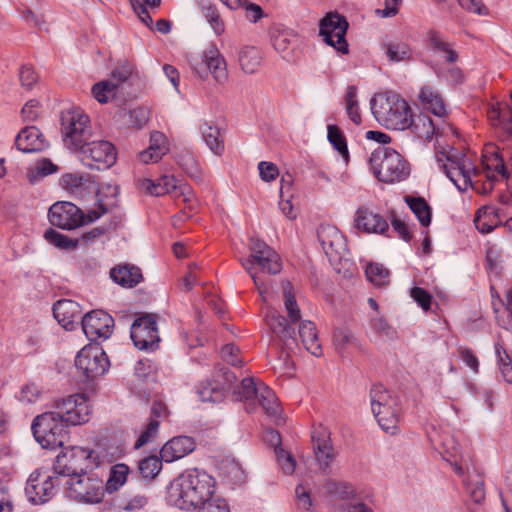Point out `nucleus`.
Returning a JSON list of instances; mask_svg holds the SVG:
<instances>
[{
	"instance_id": "obj_63",
	"label": "nucleus",
	"mask_w": 512,
	"mask_h": 512,
	"mask_svg": "<svg viewBox=\"0 0 512 512\" xmlns=\"http://www.w3.org/2000/svg\"><path fill=\"white\" fill-rule=\"evenodd\" d=\"M199 512H230V510L224 499L214 498L200 506Z\"/></svg>"
},
{
	"instance_id": "obj_59",
	"label": "nucleus",
	"mask_w": 512,
	"mask_h": 512,
	"mask_svg": "<svg viewBox=\"0 0 512 512\" xmlns=\"http://www.w3.org/2000/svg\"><path fill=\"white\" fill-rule=\"evenodd\" d=\"M159 425V420L150 418L148 424L145 426L144 430L141 432L139 438L137 439L135 448H139L154 439L157 435Z\"/></svg>"
},
{
	"instance_id": "obj_49",
	"label": "nucleus",
	"mask_w": 512,
	"mask_h": 512,
	"mask_svg": "<svg viewBox=\"0 0 512 512\" xmlns=\"http://www.w3.org/2000/svg\"><path fill=\"white\" fill-rule=\"evenodd\" d=\"M328 139L339 154L347 161L349 153L346 138L338 126H328Z\"/></svg>"
},
{
	"instance_id": "obj_1",
	"label": "nucleus",
	"mask_w": 512,
	"mask_h": 512,
	"mask_svg": "<svg viewBox=\"0 0 512 512\" xmlns=\"http://www.w3.org/2000/svg\"><path fill=\"white\" fill-rule=\"evenodd\" d=\"M502 154L496 145L486 144L482 151L481 162L474 164V155L465 153L461 157L448 154L441 168L460 191L469 187L479 194L490 193L495 186V179L502 174Z\"/></svg>"
},
{
	"instance_id": "obj_40",
	"label": "nucleus",
	"mask_w": 512,
	"mask_h": 512,
	"mask_svg": "<svg viewBox=\"0 0 512 512\" xmlns=\"http://www.w3.org/2000/svg\"><path fill=\"white\" fill-rule=\"evenodd\" d=\"M405 202L418 218L422 226L427 227L431 223L432 210L427 201L422 197L406 196Z\"/></svg>"
},
{
	"instance_id": "obj_52",
	"label": "nucleus",
	"mask_w": 512,
	"mask_h": 512,
	"mask_svg": "<svg viewBox=\"0 0 512 512\" xmlns=\"http://www.w3.org/2000/svg\"><path fill=\"white\" fill-rule=\"evenodd\" d=\"M44 238L55 247H58L60 249H75L77 247L78 241L72 240L69 237L55 231L54 229H48L45 234Z\"/></svg>"
},
{
	"instance_id": "obj_46",
	"label": "nucleus",
	"mask_w": 512,
	"mask_h": 512,
	"mask_svg": "<svg viewBox=\"0 0 512 512\" xmlns=\"http://www.w3.org/2000/svg\"><path fill=\"white\" fill-rule=\"evenodd\" d=\"M118 84L112 80H104L92 87L94 98L100 103H107L117 92Z\"/></svg>"
},
{
	"instance_id": "obj_27",
	"label": "nucleus",
	"mask_w": 512,
	"mask_h": 512,
	"mask_svg": "<svg viewBox=\"0 0 512 512\" xmlns=\"http://www.w3.org/2000/svg\"><path fill=\"white\" fill-rule=\"evenodd\" d=\"M79 304L70 299L58 300L53 307L54 317L65 329H72L74 323L81 318Z\"/></svg>"
},
{
	"instance_id": "obj_33",
	"label": "nucleus",
	"mask_w": 512,
	"mask_h": 512,
	"mask_svg": "<svg viewBox=\"0 0 512 512\" xmlns=\"http://www.w3.org/2000/svg\"><path fill=\"white\" fill-rule=\"evenodd\" d=\"M111 278L118 284L133 287L142 280L141 270L129 264L118 265L110 272Z\"/></svg>"
},
{
	"instance_id": "obj_14",
	"label": "nucleus",
	"mask_w": 512,
	"mask_h": 512,
	"mask_svg": "<svg viewBox=\"0 0 512 512\" xmlns=\"http://www.w3.org/2000/svg\"><path fill=\"white\" fill-rule=\"evenodd\" d=\"M54 410L66 425H82L89 421L92 407L84 394H74L55 402Z\"/></svg>"
},
{
	"instance_id": "obj_32",
	"label": "nucleus",
	"mask_w": 512,
	"mask_h": 512,
	"mask_svg": "<svg viewBox=\"0 0 512 512\" xmlns=\"http://www.w3.org/2000/svg\"><path fill=\"white\" fill-rule=\"evenodd\" d=\"M256 402L259 403L268 416L273 417L276 420H280L282 412L281 404L274 391L263 382H260L259 394L256 398Z\"/></svg>"
},
{
	"instance_id": "obj_24",
	"label": "nucleus",
	"mask_w": 512,
	"mask_h": 512,
	"mask_svg": "<svg viewBox=\"0 0 512 512\" xmlns=\"http://www.w3.org/2000/svg\"><path fill=\"white\" fill-rule=\"evenodd\" d=\"M95 466L112 463L123 455V447L115 438H101L91 450Z\"/></svg>"
},
{
	"instance_id": "obj_43",
	"label": "nucleus",
	"mask_w": 512,
	"mask_h": 512,
	"mask_svg": "<svg viewBox=\"0 0 512 512\" xmlns=\"http://www.w3.org/2000/svg\"><path fill=\"white\" fill-rule=\"evenodd\" d=\"M129 468L125 464H116L111 467L110 475L106 482V490L114 492L118 490L127 480Z\"/></svg>"
},
{
	"instance_id": "obj_3",
	"label": "nucleus",
	"mask_w": 512,
	"mask_h": 512,
	"mask_svg": "<svg viewBox=\"0 0 512 512\" xmlns=\"http://www.w3.org/2000/svg\"><path fill=\"white\" fill-rule=\"evenodd\" d=\"M250 250V256L241 260V264L251 276L262 301L268 304L270 302L268 286L261 279L260 273H279L282 269L281 259L276 251L260 240H252Z\"/></svg>"
},
{
	"instance_id": "obj_38",
	"label": "nucleus",
	"mask_w": 512,
	"mask_h": 512,
	"mask_svg": "<svg viewBox=\"0 0 512 512\" xmlns=\"http://www.w3.org/2000/svg\"><path fill=\"white\" fill-rule=\"evenodd\" d=\"M238 61L245 73H255L261 65V52L257 47L244 46L239 51Z\"/></svg>"
},
{
	"instance_id": "obj_6",
	"label": "nucleus",
	"mask_w": 512,
	"mask_h": 512,
	"mask_svg": "<svg viewBox=\"0 0 512 512\" xmlns=\"http://www.w3.org/2000/svg\"><path fill=\"white\" fill-rule=\"evenodd\" d=\"M372 111L377 120L387 128L405 130L409 126L410 106L396 93H382L374 97Z\"/></svg>"
},
{
	"instance_id": "obj_19",
	"label": "nucleus",
	"mask_w": 512,
	"mask_h": 512,
	"mask_svg": "<svg viewBox=\"0 0 512 512\" xmlns=\"http://www.w3.org/2000/svg\"><path fill=\"white\" fill-rule=\"evenodd\" d=\"M131 338L140 349L156 346L160 340L156 326V316L146 314L137 318L131 327Z\"/></svg>"
},
{
	"instance_id": "obj_53",
	"label": "nucleus",
	"mask_w": 512,
	"mask_h": 512,
	"mask_svg": "<svg viewBox=\"0 0 512 512\" xmlns=\"http://www.w3.org/2000/svg\"><path fill=\"white\" fill-rule=\"evenodd\" d=\"M162 468V459L157 456H149L139 463V471L144 478H154Z\"/></svg>"
},
{
	"instance_id": "obj_56",
	"label": "nucleus",
	"mask_w": 512,
	"mask_h": 512,
	"mask_svg": "<svg viewBox=\"0 0 512 512\" xmlns=\"http://www.w3.org/2000/svg\"><path fill=\"white\" fill-rule=\"evenodd\" d=\"M333 343L339 351H345L349 347L356 345V338L352 332L345 328H339L334 331Z\"/></svg>"
},
{
	"instance_id": "obj_51",
	"label": "nucleus",
	"mask_w": 512,
	"mask_h": 512,
	"mask_svg": "<svg viewBox=\"0 0 512 512\" xmlns=\"http://www.w3.org/2000/svg\"><path fill=\"white\" fill-rule=\"evenodd\" d=\"M315 455L321 466L327 467L334 457L333 448L327 439H317L314 441Z\"/></svg>"
},
{
	"instance_id": "obj_34",
	"label": "nucleus",
	"mask_w": 512,
	"mask_h": 512,
	"mask_svg": "<svg viewBox=\"0 0 512 512\" xmlns=\"http://www.w3.org/2000/svg\"><path fill=\"white\" fill-rule=\"evenodd\" d=\"M299 336L305 349L315 356L322 353V347L318 339L315 324L311 321H303L299 325Z\"/></svg>"
},
{
	"instance_id": "obj_23",
	"label": "nucleus",
	"mask_w": 512,
	"mask_h": 512,
	"mask_svg": "<svg viewBox=\"0 0 512 512\" xmlns=\"http://www.w3.org/2000/svg\"><path fill=\"white\" fill-rule=\"evenodd\" d=\"M318 239L323 250L329 256L341 255L346 249L344 235L334 225L324 224L318 228Z\"/></svg>"
},
{
	"instance_id": "obj_48",
	"label": "nucleus",
	"mask_w": 512,
	"mask_h": 512,
	"mask_svg": "<svg viewBox=\"0 0 512 512\" xmlns=\"http://www.w3.org/2000/svg\"><path fill=\"white\" fill-rule=\"evenodd\" d=\"M366 276L375 286H385L389 283V271L378 263H370L366 267Z\"/></svg>"
},
{
	"instance_id": "obj_5",
	"label": "nucleus",
	"mask_w": 512,
	"mask_h": 512,
	"mask_svg": "<svg viewBox=\"0 0 512 512\" xmlns=\"http://www.w3.org/2000/svg\"><path fill=\"white\" fill-rule=\"evenodd\" d=\"M140 193L151 196H163L172 193L178 206L183 205V215H186V209L192 212L196 209V199L191 187L187 184L178 183L177 179L171 175H163L157 180L149 178H140L136 182Z\"/></svg>"
},
{
	"instance_id": "obj_31",
	"label": "nucleus",
	"mask_w": 512,
	"mask_h": 512,
	"mask_svg": "<svg viewBox=\"0 0 512 512\" xmlns=\"http://www.w3.org/2000/svg\"><path fill=\"white\" fill-rule=\"evenodd\" d=\"M219 476L232 485H240L245 481V473L240 463L234 458L225 457L217 464Z\"/></svg>"
},
{
	"instance_id": "obj_17",
	"label": "nucleus",
	"mask_w": 512,
	"mask_h": 512,
	"mask_svg": "<svg viewBox=\"0 0 512 512\" xmlns=\"http://www.w3.org/2000/svg\"><path fill=\"white\" fill-rule=\"evenodd\" d=\"M75 364L87 378H95L105 373L109 367V360L100 346L90 344L81 349Z\"/></svg>"
},
{
	"instance_id": "obj_18",
	"label": "nucleus",
	"mask_w": 512,
	"mask_h": 512,
	"mask_svg": "<svg viewBox=\"0 0 512 512\" xmlns=\"http://www.w3.org/2000/svg\"><path fill=\"white\" fill-rule=\"evenodd\" d=\"M57 477L46 470L34 471L26 484L25 491L31 502L40 504L52 498L55 492Z\"/></svg>"
},
{
	"instance_id": "obj_4",
	"label": "nucleus",
	"mask_w": 512,
	"mask_h": 512,
	"mask_svg": "<svg viewBox=\"0 0 512 512\" xmlns=\"http://www.w3.org/2000/svg\"><path fill=\"white\" fill-rule=\"evenodd\" d=\"M281 289L288 320L269 306L266 307L264 320L273 339L287 343L288 340L293 339L294 328L292 326L301 319V310L292 284L289 281L282 282Z\"/></svg>"
},
{
	"instance_id": "obj_47",
	"label": "nucleus",
	"mask_w": 512,
	"mask_h": 512,
	"mask_svg": "<svg viewBox=\"0 0 512 512\" xmlns=\"http://www.w3.org/2000/svg\"><path fill=\"white\" fill-rule=\"evenodd\" d=\"M345 108L350 120L359 125L362 122L361 114L357 101V89L355 86H349L345 94Z\"/></svg>"
},
{
	"instance_id": "obj_8",
	"label": "nucleus",
	"mask_w": 512,
	"mask_h": 512,
	"mask_svg": "<svg viewBox=\"0 0 512 512\" xmlns=\"http://www.w3.org/2000/svg\"><path fill=\"white\" fill-rule=\"evenodd\" d=\"M106 208L100 205L97 210H89L84 214L80 208L71 202L54 203L49 209V221L53 226L72 230L81 225L91 223L106 213Z\"/></svg>"
},
{
	"instance_id": "obj_42",
	"label": "nucleus",
	"mask_w": 512,
	"mask_h": 512,
	"mask_svg": "<svg viewBox=\"0 0 512 512\" xmlns=\"http://www.w3.org/2000/svg\"><path fill=\"white\" fill-rule=\"evenodd\" d=\"M201 13L217 36L225 33L226 24L215 4L210 2L201 5Z\"/></svg>"
},
{
	"instance_id": "obj_11",
	"label": "nucleus",
	"mask_w": 512,
	"mask_h": 512,
	"mask_svg": "<svg viewBox=\"0 0 512 512\" xmlns=\"http://www.w3.org/2000/svg\"><path fill=\"white\" fill-rule=\"evenodd\" d=\"M371 408L382 429L393 434L398 424L397 404L382 385L371 389Z\"/></svg>"
},
{
	"instance_id": "obj_16",
	"label": "nucleus",
	"mask_w": 512,
	"mask_h": 512,
	"mask_svg": "<svg viewBox=\"0 0 512 512\" xmlns=\"http://www.w3.org/2000/svg\"><path fill=\"white\" fill-rule=\"evenodd\" d=\"M94 465L92 451L79 446L66 449L57 456L55 472L60 475L78 474V471Z\"/></svg>"
},
{
	"instance_id": "obj_36",
	"label": "nucleus",
	"mask_w": 512,
	"mask_h": 512,
	"mask_svg": "<svg viewBox=\"0 0 512 512\" xmlns=\"http://www.w3.org/2000/svg\"><path fill=\"white\" fill-rule=\"evenodd\" d=\"M260 382L256 383L252 378H245L235 392L237 400L245 403L247 411H253L256 407V398L259 394Z\"/></svg>"
},
{
	"instance_id": "obj_50",
	"label": "nucleus",
	"mask_w": 512,
	"mask_h": 512,
	"mask_svg": "<svg viewBox=\"0 0 512 512\" xmlns=\"http://www.w3.org/2000/svg\"><path fill=\"white\" fill-rule=\"evenodd\" d=\"M474 222L476 228L482 233H489L496 225L493 211L487 207L480 208L477 211Z\"/></svg>"
},
{
	"instance_id": "obj_54",
	"label": "nucleus",
	"mask_w": 512,
	"mask_h": 512,
	"mask_svg": "<svg viewBox=\"0 0 512 512\" xmlns=\"http://www.w3.org/2000/svg\"><path fill=\"white\" fill-rule=\"evenodd\" d=\"M511 106L506 103L493 104L487 110V117L490 123L495 127L502 128V122L507 118Z\"/></svg>"
},
{
	"instance_id": "obj_41",
	"label": "nucleus",
	"mask_w": 512,
	"mask_h": 512,
	"mask_svg": "<svg viewBox=\"0 0 512 512\" xmlns=\"http://www.w3.org/2000/svg\"><path fill=\"white\" fill-rule=\"evenodd\" d=\"M202 137L211 151L216 155L224 152V142L220 136V130L211 122H205L200 127Z\"/></svg>"
},
{
	"instance_id": "obj_28",
	"label": "nucleus",
	"mask_w": 512,
	"mask_h": 512,
	"mask_svg": "<svg viewBox=\"0 0 512 512\" xmlns=\"http://www.w3.org/2000/svg\"><path fill=\"white\" fill-rule=\"evenodd\" d=\"M235 376L231 373L224 371L213 383L202 385L199 390V395L204 402H218L224 397V391L233 383Z\"/></svg>"
},
{
	"instance_id": "obj_62",
	"label": "nucleus",
	"mask_w": 512,
	"mask_h": 512,
	"mask_svg": "<svg viewBox=\"0 0 512 512\" xmlns=\"http://www.w3.org/2000/svg\"><path fill=\"white\" fill-rule=\"evenodd\" d=\"M258 168L261 179L266 182L276 179L279 175L278 167L272 162H260Z\"/></svg>"
},
{
	"instance_id": "obj_60",
	"label": "nucleus",
	"mask_w": 512,
	"mask_h": 512,
	"mask_svg": "<svg viewBox=\"0 0 512 512\" xmlns=\"http://www.w3.org/2000/svg\"><path fill=\"white\" fill-rule=\"evenodd\" d=\"M38 74L32 66L23 65L19 71L21 85L27 89L32 88L38 82Z\"/></svg>"
},
{
	"instance_id": "obj_37",
	"label": "nucleus",
	"mask_w": 512,
	"mask_h": 512,
	"mask_svg": "<svg viewBox=\"0 0 512 512\" xmlns=\"http://www.w3.org/2000/svg\"><path fill=\"white\" fill-rule=\"evenodd\" d=\"M382 47L390 62L409 61L412 57V50L405 41L399 39L388 40Z\"/></svg>"
},
{
	"instance_id": "obj_12",
	"label": "nucleus",
	"mask_w": 512,
	"mask_h": 512,
	"mask_svg": "<svg viewBox=\"0 0 512 512\" xmlns=\"http://www.w3.org/2000/svg\"><path fill=\"white\" fill-rule=\"evenodd\" d=\"M66 481L67 495L77 501L86 503H99L104 497V483L98 477L87 474L68 475Z\"/></svg>"
},
{
	"instance_id": "obj_20",
	"label": "nucleus",
	"mask_w": 512,
	"mask_h": 512,
	"mask_svg": "<svg viewBox=\"0 0 512 512\" xmlns=\"http://www.w3.org/2000/svg\"><path fill=\"white\" fill-rule=\"evenodd\" d=\"M441 123L433 121L428 115L421 113L416 116L409 117V126L412 132L423 140H431L435 135L446 134L450 131L456 134L454 127L447 123L444 118H439Z\"/></svg>"
},
{
	"instance_id": "obj_9",
	"label": "nucleus",
	"mask_w": 512,
	"mask_h": 512,
	"mask_svg": "<svg viewBox=\"0 0 512 512\" xmlns=\"http://www.w3.org/2000/svg\"><path fill=\"white\" fill-rule=\"evenodd\" d=\"M35 439L44 448L54 449L63 445L66 436V424L55 410L37 416L32 423Z\"/></svg>"
},
{
	"instance_id": "obj_26",
	"label": "nucleus",
	"mask_w": 512,
	"mask_h": 512,
	"mask_svg": "<svg viewBox=\"0 0 512 512\" xmlns=\"http://www.w3.org/2000/svg\"><path fill=\"white\" fill-rule=\"evenodd\" d=\"M195 449V442L191 437L178 436L165 443L160 451L161 459L173 462L183 458Z\"/></svg>"
},
{
	"instance_id": "obj_13",
	"label": "nucleus",
	"mask_w": 512,
	"mask_h": 512,
	"mask_svg": "<svg viewBox=\"0 0 512 512\" xmlns=\"http://www.w3.org/2000/svg\"><path fill=\"white\" fill-rule=\"evenodd\" d=\"M77 151L84 165L92 169H108L117 160V150L113 143L107 140H88Z\"/></svg>"
},
{
	"instance_id": "obj_10",
	"label": "nucleus",
	"mask_w": 512,
	"mask_h": 512,
	"mask_svg": "<svg viewBox=\"0 0 512 512\" xmlns=\"http://www.w3.org/2000/svg\"><path fill=\"white\" fill-rule=\"evenodd\" d=\"M90 119L80 108L66 111L62 116V131L65 144L77 151L91 139Z\"/></svg>"
},
{
	"instance_id": "obj_58",
	"label": "nucleus",
	"mask_w": 512,
	"mask_h": 512,
	"mask_svg": "<svg viewBox=\"0 0 512 512\" xmlns=\"http://www.w3.org/2000/svg\"><path fill=\"white\" fill-rule=\"evenodd\" d=\"M221 357L228 364L240 367L244 360L238 347L233 344H227L221 349Z\"/></svg>"
},
{
	"instance_id": "obj_39",
	"label": "nucleus",
	"mask_w": 512,
	"mask_h": 512,
	"mask_svg": "<svg viewBox=\"0 0 512 512\" xmlns=\"http://www.w3.org/2000/svg\"><path fill=\"white\" fill-rule=\"evenodd\" d=\"M428 45L448 62H455L458 59V55L451 45L436 31L428 32Z\"/></svg>"
},
{
	"instance_id": "obj_44",
	"label": "nucleus",
	"mask_w": 512,
	"mask_h": 512,
	"mask_svg": "<svg viewBox=\"0 0 512 512\" xmlns=\"http://www.w3.org/2000/svg\"><path fill=\"white\" fill-rule=\"evenodd\" d=\"M130 4L140 20L147 27L152 28L153 20L147 8H158L161 4V0H130Z\"/></svg>"
},
{
	"instance_id": "obj_21",
	"label": "nucleus",
	"mask_w": 512,
	"mask_h": 512,
	"mask_svg": "<svg viewBox=\"0 0 512 512\" xmlns=\"http://www.w3.org/2000/svg\"><path fill=\"white\" fill-rule=\"evenodd\" d=\"M113 318L103 310L87 313L82 319V328L90 340L108 338L112 333Z\"/></svg>"
},
{
	"instance_id": "obj_2",
	"label": "nucleus",
	"mask_w": 512,
	"mask_h": 512,
	"mask_svg": "<svg viewBox=\"0 0 512 512\" xmlns=\"http://www.w3.org/2000/svg\"><path fill=\"white\" fill-rule=\"evenodd\" d=\"M215 480L204 471L187 470L175 478L168 487V502L180 509H196L213 498Z\"/></svg>"
},
{
	"instance_id": "obj_45",
	"label": "nucleus",
	"mask_w": 512,
	"mask_h": 512,
	"mask_svg": "<svg viewBox=\"0 0 512 512\" xmlns=\"http://www.w3.org/2000/svg\"><path fill=\"white\" fill-rule=\"evenodd\" d=\"M495 351L498 356L499 368L503 378L508 383H512V359L507 354L501 337H499L495 344Z\"/></svg>"
},
{
	"instance_id": "obj_64",
	"label": "nucleus",
	"mask_w": 512,
	"mask_h": 512,
	"mask_svg": "<svg viewBox=\"0 0 512 512\" xmlns=\"http://www.w3.org/2000/svg\"><path fill=\"white\" fill-rule=\"evenodd\" d=\"M498 170L502 175H499V177L495 179V184L499 181L505 180L507 188L512 196V158L507 164L504 163V159L502 158V166Z\"/></svg>"
},
{
	"instance_id": "obj_25",
	"label": "nucleus",
	"mask_w": 512,
	"mask_h": 512,
	"mask_svg": "<svg viewBox=\"0 0 512 512\" xmlns=\"http://www.w3.org/2000/svg\"><path fill=\"white\" fill-rule=\"evenodd\" d=\"M203 63L217 83L224 84L228 81L226 60L215 45L204 51Z\"/></svg>"
},
{
	"instance_id": "obj_22",
	"label": "nucleus",
	"mask_w": 512,
	"mask_h": 512,
	"mask_svg": "<svg viewBox=\"0 0 512 512\" xmlns=\"http://www.w3.org/2000/svg\"><path fill=\"white\" fill-rule=\"evenodd\" d=\"M355 227L364 233L386 234L389 225L386 219L366 206H360L354 217Z\"/></svg>"
},
{
	"instance_id": "obj_15",
	"label": "nucleus",
	"mask_w": 512,
	"mask_h": 512,
	"mask_svg": "<svg viewBox=\"0 0 512 512\" xmlns=\"http://www.w3.org/2000/svg\"><path fill=\"white\" fill-rule=\"evenodd\" d=\"M347 29L348 22L337 12L328 13L320 21V35L323 40L342 54L348 52V43L345 39Z\"/></svg>"
},
{
	"instance_id": "obj_57",
	"label": "nucleus",
	"mask_w": 512,
	"mask_h": 512,
	"mask_svg": "<svg viewBox=\"0 0 512 512\" xmlns=\"http://www.w3.org/2000/svg\"><path fill=\"white\" fill-rule=\"evenodd\" d=\"M87 181H88L87 176H84V175L78 174V173H67V174H64L60 179L61 186L70 192L77 191Z\"/></svg>"
},
{
	"instance_id": "obj_30",
	"label": "nucleus",
	"mask_w": 512,
	"mask_h": 512,
	"mask_svg": "<svg viewBox=\"0 0 512 512\" xmlns=\"http://www.w3.org/2000/svg\"><path fill=\"white\" fill-rule=\"evenodd\" d=\"M16 146L23 152H37L45 148L46 142L39 129L30 126L19 132L16 138Z\"/></svg>"
},
{
	"instance_id": "obj_35",
	"label": "nucleus",
	"mask_w": 512,
	"mask_h": 512,
	"mask_svg": "<svg viewBox=\"0 0 512 512\" xmlns=\"http://www.w3.org/2000/svg\"><path fill=\"white\" fill-rule=\"evenodd\" d=\"M492 306L498 324L507 330H512V289L507 291L505 303L500 296H497L496 300L492 301Z\"/></svg>"
},
{
	"instance_id": "obj_29",
	"label": "nucleus",
	"mask_w": 512,
	"mask_h": 512,
	"mask_svg": "<svg viewBox=\"0 0 512 512\" xmlns=\"http://www.w3.org/2000/svg\"><path fill=\"white\" fill-rule=\"evenodd\" d=\"M418 98L423 109L431 111L438 118H445L447 116L444 100L434 87H422Z\"/></svg>"
},
{
	"instance_id": "obj_7",
	"label": "nucleus",
	"mask_w": 512,
	"mask_h": 512,
	"mask_svg": "<svg viewBox=\"0 0 512 512\" xmlns=\"http://www.w3.org/2000/svg\"><path fill=\"white\" fill-rule=\"evenodd\" d=\"M377 179L384 183H395L409 175L408 163L397 151L381 147L376 149L369 160Z\"/></svg>"
},
{
	"instance_id": "obj_55",
	"label": "nucleus",
	"mask_w": 512,
	"mask_h": 512,
	"mask_svg": "<svg viewBox=\"0 0 512 512\" xmlns=\"http://www.w3.org/2000/svg\"><path fill=\"white\" fill-rule=\"evenodd\" d=\"M148 150L155 154V158H162L169 150L166 136L158 131L152 132Z\"/></svg>"
},
{
	"instance_id": "obj_61",
	"label": "nucleus",
	"mask_w": 512,
	"mask_h": 512,
	"mask_svg": "<svg viewBox=\"0 0 512 512\" xmlns=\"http://www.w3.org/2000/svg\"><path fill=\"white\" fill-rule=\"evenodd\" d=\"M200 274V268L193 264L188 268L187 273L184 275L181 281V287L185 291H189L196 284Z\"/></svg>"
}]
</instances>
